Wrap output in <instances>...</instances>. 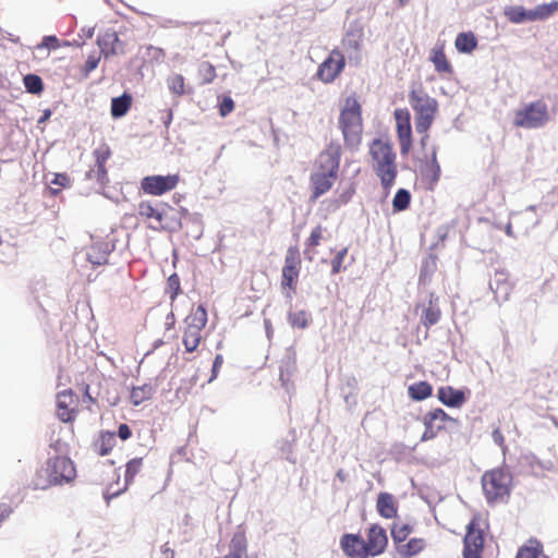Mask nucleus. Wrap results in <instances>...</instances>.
<instances>
[{
  "label": "nucleus",
  "mask_w": 558,
  "mask_h": 558,
  "mask_svg": "<svg viewBox=\"0 0 558 558\" xmlns=\"http://www.w3.org/2000/svg\"><path fill=\"white\" fill-rule=\"evenodd\" d=\"M76 470L66 457H53L47 460L33 481L35 489H47L52 485L68 484L74 480Z\"/></svg>",
  "instance_id": "obj_1"
},
{
  "label": "nucleus",
  "mask_w": 558,
  "mask_h": 558,
  "mask_svg": "<svg viewBox=\"0 0 558 558\" xmlns=\"http://www.w3.org/2000/svg\"><path fill=\"white\" fill-rule=\"evenodd\" d=\"M409 102L415 113V129L426 133L434 122L438 102L430 97L421 85L413 86L409 94Z\"/></svg>",
  "instance_id": "obj_2"
},
{
  "label": "nucleus",
  "mask_w": 558,
  "mask_h": 558,
  "mask_svg": "<svg viewBox=\"0 0 558 558\" xmlns=\"http://www.w3.org/2000/svg\"><path fill=\"white\" fill-rule=\"evenodd\" d=\"M339 126L342 131L345 145L349 148H356L361 142L362 118L361 106L353 97H348L345 106L340 113Z\"/></svg>",
  "instance_id": "obj_3"
},
{
  "label": "nucleus",
  "mask_w": 558,
  "mask_h": 558,
  "mask_svg": "<svg viewBox=\"0 0 558 558\" xmlns=\"http://www.w3.org/2000/svg\"><path fill=\"white\" fill-rule=\"evenodd\" d=\"M549 121V111L543 100L524 104L513 112V125L526 130L544 128Z\"/></svg>",
  "instance_id": "obj_4"
},
{
  "label": "nucleus",
  "mask_w": 558,
  "mask_h": 558,
  "mask_svg": "<svg viewBox=\"0 0 558 558\" xmlns=\"http://www.w3.org/2000/svg\"><path fill=\"white\" fill-rule=\"evenodd\" d=\"M511 474L504 469L485 472L482 486L488 502L501 501L510 494Z\"/></svg>",
  "instance_id": "obj_5"
},
{
  "label": "nucleus",
  "mask_w": 558,
  "mask_h": 558,
  "mask_svg": "<svg viewBox=\"0 0 558 558\" xmlns=\"http://www.w3.org/2000/svg\"><path fill=\"white\" fill-rule=\"evenodd\" d=\"M185 331L183 336V344L187 352H193L197 349L201 341V331L207 323V312L203 305H198L185 318Z\"/></svg>",
  "instance_id": "obj_6"
},
{
  "label": "nucleus",
  "mask_w": 558,
  "mask_h": 558,
  "mask_svg": "<svg viewBox=\"0 0 558 558\" xmlns=\"http://www.w3.org/2000/svg\"><path fill=\"white\" fill-rule=\"evenodd\" d=\"M340 159L341 146L330 143L317 157L313 170L338 177Z\"/></svg>",
  "instance_id": "obj_7"
},
{
  "label": "nucleus",
  "mask_w": 558,
  "mask_h": 558,
  "mask_svg": "<svg viewBox=\"0 0 558 558\" xmlns=\"http://www.w3.org/2000/svg\"><path fill=\"white\" fill-rule=\"evenodd\" d=\"M179 183L177 174L148 175L142 179L141 189L149 195L159 196L175 189Z\"/></svg>",
  "instance_id": "obj_8"
},
{
  "label": "nucleus",
  "mask_w": 558,
  "mask_h": 558,
  "mask_svg": "<svg viewBox=\"0 0 558 558\" xmlns=\"http://www.w3.org/2000/svg\"><path fill=\"white\" fill-rule=\"evenodd\" d=\"M345 59L342 52L333 49L329 57L319 65L317 76L325 83L332 82L342 71Z\"/></svg>",
  "instance_id": "obj_9"
},
{
  "label": "nucleus",
  "mask_w": 558,
  "mask_h": 558,
  "mask_svg": "<svg viewBox=\"0 0 558 558\" xmlns=\"http://www.w3.org/2000/svg\"><path fill=\"white\" fill-rule=\"evenodd\" d=\"M446 421H452V418L444 410L436 409L428 412L424 416L425 430L422 440L426 441L435 438L437 433L445 427Z\"/></svg>",
  "instance_id": "obj_10"
},
{
  "label": "nucleus",
  "mask_w": 558,
  "mask_h": 558,
  "mask_svg": "<svg viewBox=\"0 0 558 558\" xmlns=\"http://www.w3.org/2000/svg\"><path fill=\"white\" fill-rule=\"evenodd\" d=\"M97 46L100 49V54L109 58L117 53H124V44L119 39L118 34L109 28L100 33L97 37Z\"/></svg>",
  "instance_id": "obj_11"
},
{
  "label": "nucleus",
  "mask_w": 558,
  "mask_h": 558,
  "mask_svg": "<svg viewBox=\"0 0 558 558\" xmlns=\"http://www.w3.org/2000/svg\"><path fill=\"white\" fill-rule=\"evenodd\" d=\"M110 155L109 147L105 145L94 150L95 166L86 173L89 180H96L100 185H105L108 182L105 165Z\"/></svg>",
  "instance_id": "obj_12"
},
{
  "label": "nucleus",
  "mask_w": 558,
  "mask_h": 558,
  "mask_svg": "<svg viewBox=\"0 0 558 558\" xmlns=\"http://www.w3.org/2000/svg\"><path fill=\"white\" fill-rule=\"evenodd\" d=\"M398 136L400 140V149L402 154H407L411 147V123L410 113L407 109H397L395 111Z\"/></svg>",
  "instance_id": "obj_13"
},
{
  "label": "nucleus",
  "mask_w": 558,
  "mask_h": 558,
  "mask_svg": "<svg viewBox=\"0 0 558 558\" xmlns=\"http://www.w3.org/2000/svg\"><path fill=\"white\" fill-rule=\"evenodd\" d=\"M340 545L344 554L351 558H366L371 556L364 539L359 535L344 534L341 537Z\"/></svg>",
  "instance_id": "obj_14"
},
{
  "label": "nucleus",
  "mask_w": 558,
  "mask_h": 558,
  "mask_svg": "<svg viewBox=\"0 0 558 558\" xmlns=\"http://www.w3.org/2000/svg\"><path fill=\"white\" fill-rule=\"evenodd\" d=\"M388 543L387 534L385 529L379 525H372L368 535L367 542H365L366 548L371 556H377L381 554Z\"/></svg>",
  "instance_id": "obj_15"
},
{
  "label": "nucleus",
  "mask_w": 558,
  "mask_h": 558,
  "mask_svg": "<svg viewBox=\"0 0 558 558\" xmlns=\"http://www.w3.org/2000/svg\"><path fill=\"white\" fill-rule=\"evenodd\" d=\"M338 177L313 170L311 174L312 199L315 201L326 194L335 184Z\"/></svg>",
  "instance_id": "obj_16"
},
{
  "label": "nucleus",
  "mask_w": 558,
  "mask_h": 558,
  "mask_svg": "<svg viewBox=\"0 0 558 558\" xmlns=\"http://www.w3.org/2000/svg\"><path fill=\"white\" fill-rule=\"evenodd\" d=\"M369 154L373 159V166L389 163L396 161V154L392 151L389 144L374 140L369 147Z\"/></svg>",
  "instance_id": "obj_17"
},
{
  "label": "nucleus",
  "mask_w": 558,
  "mask_h": 558,
  "mask_svg": "<svg viewBox=\"0 0 558 558\" xmlns=\"http://www.w3.org/2000/svg\"><path fill=\"white\" fill-rule=\"evenodd\" d=\"M438 399L447 407L458 408L465 401L462 390L454 389L450 386L440 387L437 391Z\"/></svg>",
  "instance_id": "obj_18"
},
{
  "label": "nucleus",
  "mask_w": 558,
  "mask_h": 558,
  "mask_svg": "<svg viewBox=\"0 0 558 558\" xmlns=\"http://www.w3.org/2000/svg\"><path fill=\"white\" fill-rule=\"evenodd\" d=\"M247 541L243 531H236L229 545V554L222 558H247Z\"/></svg>",
  "instance_id": "obj_19"
},
{
  "label": "nucleus",
  "mask_w": 558,
  "mask_h": 558,
  "mask_svg": "<svg viewBox=\"0 0 558 558\" xmlns=\"http://www.w3.org/2000/svg\"><path fill=\"white\" fill-rule=\"evenodd\" d=\"M375 173L380 179L381 185L389 190L393 184L397 177L396 161L373 166Z\"/></svg>",
  "instance_id": "obj_20"
},
{
  "label": "nucleus",
  "mask_w": 558,
  "mask_h": 558,
  "mask_svg": "<svg viewBox=\"0 0 558 558\" xmlns=\"http://www.w3.org/2000/svg\"><path fill=\"white\" fill-rule=\"evenodd\" d=\"M436 301L437 300H434L433 295H430L428 304L422 305L421 323L426 328L437 324L440 319L441 313Z\"/></svg>",
  "instance_id": "obj_21"
},
{
  "label": "nucleus",
  "mask_w": 558,
  "mask_h": 558,
  "mask_svg": "<svg viewBox=\"0 0 558 558\" xmlns=\"http://www.w3.org/2000/svg\"><path fill=\"white\" fill-rule=\"evenodd\" d=\"M436 154V147H433L430 160L426 161L421 168L422 177L427 180L430 185L436 184L440 177V166L437 161Z\"/></svg>",
  "instance_id": "obj_22"
},
{
  "label": "nucleus",
  "mask_w": 558,
  "mask_h": 558,
  "mask_svg": "<svg viewBox=\"0 0 558 558\" xmlns=\"http://www.w3.org/2000/svg\"><path fill=\"white\" fill-rule=\"evenodd\" d=\"M376 508L378 513L386 519H391L397 514L395 498L389 493L378 495Z\"/></svg>",
  "instance_id": "obj_23"
},
{
  "label": "nucleus",
  "mask_w": 558,
  "mask_h": 558,
  "mask_svg": "<svg viewBox=\"0 0 558 558\" xmlns=\"http://www.w3.org/2000/svg\"><path fill=\"white\" fill-rule=\"evenodd\" d=\"M109 254H110V248H109L108 243H98V244L92 245L86 252L87 259L93 265H98V266L107 263Z\"/></svg>",
  "instance_id": "obj_24"
},
{
  "label": "nucleus",
  "mask_w": 558,
  "mask_h": 558,
  "mask_svg": "<svg viewBox=\"0 0 558 558\" xmlns=\"http://www.w3.org/2000/svg\"><path fill=\"white\" fill-rule=\"evenodd\" d=\"M544 555L542 543L536 538H530L518 549L515 558H542Z\"/></svg>",
  "instance_id": "obj_25"
},
{
  "label": "nucleus",
  "mask_w": 558,
  "mask_h": 558,
  "mask_svg": "<svg viewBox=\"0 0 558 558\" xmlns=\"http://www.w3.org/2000/svg\"><path fill=\"white\" fill-rule=\"evenodd\" d=\"M558 11V2L553 1L549 3L538 4L530 9L531 22L545 21Z\"/></svg>",
  "instance_id": "obj_26"
},
{
  "label": "nucleus",
  "mask_w": 558,
  "mask_h": 558,
  "mask_svg": "<svg viewBox=\"0 0 558 558\" xmlns=\"http://www.w3.org/2000/svg\"><path fill=\"white\" fill-rule=\"evenodd\" d=\"M504 13L514 24L531 22L530 10L524 9L522 5L507 7Z\"/></svg>",
  "instance_id": "obj_27"
},
{
  "label": "nucleus",
  "mask_w": 558,
  "mask_h": 558,
  "mask_svg": "<svg viewBox=\"0 0 558 558\" xmlns=\"http://www.w3.org/2000/svg\"><path fill=\"white\" fill-rule=\"evenodd\" d=\"M138 214L147 219H154L157 225L150 228L157 230L161 226L163 214L158 208L154 207L149 202H142L138 205Z\"/></svg>",
  "instance_id": "obj_28"
},
{
  "label": "nucleus",
  "mask_w": 558,
  "mask_h": 558,
  "mask_svg": "<svg viewBox=\"0 0 558 558\" xmlns=\"http://www.w3.org/2000/svg\"><path fill=\"white\" fill-rule=\"evenodd\" d=\"M132 98L128 94L112 98L111 114L113 118H121L126 114L131 107Z\"/></svg>",
  "instance_id": "obj_29"
},
{
  "label": "nucleus",
  "mask_w": 558,
  "mask_h": 558,
  "mask_svg": "<svg viewBox=\"0 0 558 558\" xmlns=\"http://www.w3.org/2000/svg\"><path fill=\"white\" fill-rule=\"evenodd\" d=\"M141 468H142V459L141 458H135V459L130 460L128 462L126 469H125V475H124L125 486H124V488L122 490L111 494L107 498L110 499V498L117 497L122 492H124L126 489V486L134 480L135 475L140 472Z\"/></svg>",
  "instance_id": "obj_30"
},
{
  "label": "nucleus",
  "mask_w": 558,
  "mask_h": 558,
  "mask_svg": "<svg viewBox=\"0 0 558 558\" xmlns=\"http://www.w3.org/2000/svg\"><path fill=\"white\" fill-rule=\"evenodd\" d=\"M454 45L458 51L470 53L476 48L477 40L472 33H461L457 36Z\"/></svg>",
  "instance_id": "obj_31"
},
{
  "label": "nucleus",
  "mask_w": 558,
  "mask_h": 558,
  "mask_svg": "<svg viewBox=\"0 0 558 558\" xmlns=\"http://www.w3.org/2000/svg\"><path fill=\"white\" fill-rule=\"evenodd\" d=\"M117 441L116 433L102 432L96 442L97 451L100 456H107L114 447Z\"/></svg>",
  "instance_id": "obj_32"
},
{
  "label": "nucleus",
  "mask_w": 558,
  "mask_h": 558,
  "mask_svg": "<svg viewBox=\"0 0 558 558\" xmlns=\"http://www.w3.org/2000/svg\"><path fill=\"white\" fill-rule=\"evenodd\" d=\"M484 539L480 531H475L469 526V531L464 537V549L482 551Z\"/></svg>",
  "instance_id": "obj_33"
},
{
  "label": "nucleus",
  "mask_w": 558,
  "mask_h": 558,
  "mask_svg": "<svg viewBox=\"0 0 558 558\" xmlns=\"http://www.w3.org/2000/svg\"><path fill=\"white\" fill-rule=\"evenodd\" d=\"M151 385L145 384L143 386L134 387L131 391V401L134 405H140L145 400H148L154 395Z\"/></svg>",
  "instance_id": "obj_34"
},
{
  "label": "nucleus",
  "mask_w": 558,
  "mask_h": 558,
  "mask_svg": "<svg viewBox=\"0 0 558 558\" xmlns=\"http://www.w3.org/2000/svg\"><path fill=\"white\" fill-rule=\"evenodd\" d=\"M432 395V386L426 381H418L409 387V396L413 400H424Z\"/></svg>",
  "instance_id": "obj_35"
},
{
  "label": "nucleus",
  "mask_w": 558,
  "mask_h": 558,
  "mask_svg": "<svg viewBox=\"0 0 558 558\" xmlns=\"http://www.w3.org/2000/svg\"><path fill=\"white\" fill-rule=\"evenodd\" d=\"M72 400V396L70 392L63 391L58 395L57 405H58V416L62 422L71 421V414L68 409V401Z\"/></svg>",
  "instance_id": "obj_36"
},
{
  "label": "nucleus",
  "mask_w": 558,
  "mask_h": 558,
  "mask_svg": "<svg viewBox=\"0 0 558 558\" xmlns=\"http://www.w3.org/2000/svg\"><path fill=\"white\" fill-rule=\"evenodd\" d=\"M411 202V194L405 189H400L397 191L393 199L392 207L395 211H402L407 209Z\"/></svg>",
  "instance_id": "obj_37"
},
{
  "label": "nucleus",
  "mask_w": 558,
  "mask_h": 558,
  "mask_svg": "<svg viewBox=\"0 0 558 558\" xmlns=\"http://www.w3.org/2000/svg\"><path fill=\"white\" fill-rule=\"evenodd\" d=\"M24 86L31 94H39L44 88L43 80L36 74H27L24 77Z\"/></svg>",
  "instance_id": "obj_38"
},
{
  "label": "nucleus",
  "mask_w": 558,
  "mask_h": 558,
  "mask_svg": "<svg viewBox=\"0 0 558 558\" xmlns=\"http://www.w3.org/2000/svg\"><path fill=\"white\" fill-rule=\"evenodd\" d=\"M288 320L292 327L306 328L310 320V314L305 311L289 313Z\"/></svg>",
  "instance_id": "obj_39"
},
{
  "label": "nucleus",
  "mask_w": 558,
  "mask_h": 558,
  "mask_svg": "<svg viewBox=\"0 0 558 558\" xmlns=\"http://www.w3.org/2000/svg\"><path fill=\"white\" fill-rule=\"evenodd\" d=\"M168 87L174 95L181 96L184 94V78L181 74L171 75L168 81Z\"/></svg>",
  "instance_id": "obj_40"
},
{
  "label": "nucleus",
  "mask_w": 558,
  "mask_h": 558,
  "mask_svg": "<svg viewBox=\"0 0 558 558\" xmlns=\"http://www.w3.org/2000/svg\"><path fill=\"white\" fill-rule=\"evenodd\" d=\"M432 61L435 65V69L438 72H449L450 71V64L448 63L446 56L441 50L434 51Z\"/></svg>",
  "instance_id": "obj_41"
},
{
  "label": "nucleus",
  "mask_w": 558,
  "mask_h": 558,
  "mask_svg": "<svg viewBox=\"0 0 558 558\" xmlns=\"http://www.w3.org/2000/svg\"><path fill=\"white\" fill-rule=\"evenodd\" d=\"M300 257L296 247H290L286 254L283 268L299 269Z\"/></svg>",
  "instance_id": "obj_42"
},
{
  "label": "nucleus",
  "mask_w": 558,
  "mask_h": 558,
  "mask_svg": "<svg viewBox=\"0 0 558 558\" xmlns=\"http://www.w3.org/2000/svg\"><path fill=\"white\" fill-rule=\"evenodd\" d=\"M403 547V554L414 556L424 548V542L421 538H411Z\"/></svg>",
  "instance_id": "obj_43"
},
{
  "label": "nucleus",
  "mask_w": 558,
  "mask_h": 558,
  "mask_svg": "<svg viewBox=\"0 0 558 558\" xmlns=\"http://www.w3.org/2000/svg\"><path fill=\"white\" fill-rule=\"evenodd\" d=\"M361 35L357 33H347L342 40V45L345 49L357 51L360 48Z\"/></svg>",
  "instance_id": "obj_44"
},
{
  "label": "nucleus",
  "mask_w": 558,
  "mask_h": 558,
  "mask_svg": "<svg viewBox=\"0 0 558 558\" xmlns=\"http://www.w3.org/2000/svg\"><path fill=\"white\" fill-rule=\"evenodd\" d=\"M298 276L299 269L282 268V286L293 289Z\"/></svg>",
  "instance_id": "obj_45"
},
{
  "label": "nucleus",
  "mask_w": 558,
  "mask_h": 558,
  "mask_svg": "<svg viewBox=\"0 0 558 558\" xmlns=\"http://www.w3.org/2000/svg\"><path fill=\"white\" fill-rule=\"evenodd\" d=\"M60 46H61V44H60L59 39L53 35H49V36H45L43 38L41 43L36 46V49L37 50H44V49L56 50Z\"/></svg>",
  "instance_id": "obj_46"
},
{
  "label": "nucleus",
  "mask_w": 558,
  "mask_h": 558,
  "mask_svg": "<svg viewBox=\"0 0 558 558\" xmlns=\"http://www.w3.org/2000/svg\"><path fill=\"white\" fill-rule=\"evenodd\" d=\"M410 533V527L407 524L393 525L391 536L396 543L403 542Z\"/></svg>",
  "instance_id": "obj_47"
},
{
  "label": "nucleus",
  "mask_w": 558,
  "mask_h": 558,
  "mask_svg": "<svg viewBox=\"0 0 558 558\" xmlns=\"http://www.w3.org/2000/svg\"><path fill=\"white\" fill-rule=\"evenodd\" d=\"M199 72L202 73L203 81L205 83H210L216 76L215 68L206 62L201 64Z\"/></svg>",
  "instance_id": "obj_48"
},
{
  "label": "nucleus",
  "mask_w": 558,
  "mask_h": 558,
  "mask_svg": "<svg viewBox=\"0 0 558 558\" xmlns=\"http://www.w3.org/2000/svg\"><path fill=\"white\" fill-rule=\"evenodd\" d=\"M168 289L171 292V300H173L180 292V279L177 274L171 275L168 278Z\"/></svg>",
  "instance_id": "obj_49"
},
{
  "label": "nucleus",
  "mask_w": 558,
  "mask_h": 558,
  "mask_svg": "<svg viewBox=\"0 0 558 558\" xmlns=\"http://www.w3.org/2000/svg\"><path fill=\"white\" fill-rule=\"evenodd\" d=\"M347 253H348L347 248H342L341 251H339L337 253V255L335 256V258L331 262V266H332L331 271H332V274L340 272L341 267H342V263H343V259H344Z\"/></svg>",
  "instance_id": "obj_50"
},
{
  "label": "nucleus",
  "mask_w": 558,
  "mask_h": 558,
  "mask_svg": "<svg viewBox=\"0 0 558 558\" xmlns=\"http://www.w3.org/2000/svg\"><path fill=\"white\" fill-rule=\"evenodd\" d=\"M323 236V229L320 226L314 228L311 232V235L307 240V246H317Z\"/></svg>",
  "instance_id": "obj_51"
},
{
  "label": "nucleus",
  "mask_w": 558,
  "mask_h": 558,
  "mask_svg": "<svg viewBox=\"0 0 558 558\" xmlns=\"http://www.w3.org/2000/svg\"><path fill=\"white\" fill-rule=\"evenodd\" d=\"M234 108V102L231 97H223L219 106V111L222 117L228 116Z\"/></svg>",
  "instance_id": "obj_52"
},
{
  "label": "nucleus",
  "mask_w": 558,
  "mask_h": 558,
  "mask_svg": "<svg viewBox=\"0 0 558 558\" xmlns=\"http://www.w3.org/2000/svg\"><path fill=\"white\" fill-rule=\"evenodd\" d=\"M99 61H100V56L97 57V56L90 54L87 58L85 65H84L85 76H87L92 71H94L98 66Z\"/></svg>",
  "instance_id": "obj_53"
},
{
  "label": "nucleus",
  "mask_w": 558,
  "mask_h": 558,
  "mask_svg": "<svg viewBox=\"0 0 558 558\" xmlns=\"http://www.w3.org/2000/svg\"><path fill=\"white\" fill-rule=\"evenodd\" d=\"M222 363H223L222 355L221 354H217L215 360H214L213 369H211V376H210L208 383H211L217 377L218 372H219Z\"/></svg>",
  "instance_id": "obj_54"
},
{
  "label": "nucleus",
  "mask_w": 558,
  "mask_h": 558,
  "mask_svg": "<svg viewBox=\"0 0 558 558\" xmlns=\"http://www.w3.org/2000/svg\"><path fill=\"white\" fill-rule=\"evenodd\" d=\"M132 435L131 428L126 424H120L118 428V436L122 440H128Z\"/></svg>",
  "instance_id": "obj_55"
},
{
  "label": "nucleus",
  "mask_w": 558,
  "mask_h": 558,
  "mask_svg": "<svg viewBox=\"0 0 558 558\" xmlns=\"http://www.w3.org/2000/svg\"><path fill=\"white\" fill-rule=\"evenodd\" d=\"M353 193H354V189H353V187H350V189H348V190L343 191V192L339 195V197H338V202H339L340 204H347V203L351 199V197H352Z\"/></svg>",
  "instance_id": "obj_56"
},
{
  "label": "nucleus",
  "mask_w": 558,
  "mask_h": 558,
  "mask_svg": "<svg viewBox=\"0 0 558 558\" xmlns=\"http://www.w3.org/2000/svg\"><path fill=\"white\" fill-rule=\"evenodd\" d=\"M279 449L286 456V459H290L289 453L291 452V442L289 440L278 441Z\"/></svg>",
  "instance_id": "obj_57"
},
{
  "label": "nucleus",
  "mask_w": 558,
  "mask_h": 558,
  "mask_svg": "<svg viewBox=\"0 0 558 558\" xmlns=\"http://www.w3.org/2000/svg\"><path fill=\"white\" fill-rule=\"evenodd\" d=\"M52 184H57L60 186H66L69 184V178L65 174H54L53 180L51 181Z\"/></svg>",
  "instance_id": "obj_58"
},
{
  "label": "nucleus",
  "mask_w": 558,
  "mask_h": 558,
  "mask_svg": "<svg viewBox=\"0 0 558 558\" xmlns=\"http://www.w3.org/2000/svg\"><path fill=\"white\" fill-rule=\"evenodd\" d=\"M492 437L495 444H497L500 447L504 446L505 438L499 428L493 430Z\"/></svg>",
  "instance_id": "obj_59"
},
{
  "label": "nucleus",
  "mask_w": 558,
  "mask_h": 558,
  "mask_svg": "<svg viewBox=\"0 0 558 558\" xmlns=\"http://www.w3.org/2000/svg\"><path fill=\"white\" fill-rule=\"evenodd\" d=\"M12 509L9 505H0V519L1 521L10 515Z\"/></svg>",
  "instance_id": "obj_60"
},
{
  "label": "nucleus",
  "mask_w": 558,
  "mask_h": 558,
  "mask_svg": "<svg viewBox=\"0 0 558 558\" xmlns=\"http://www.w3.org/2000/svg\"><path fill=\"white\" fill-rule=\"evenodd\" d=\"M481 553L478 550L463 549V558H481Z\"/></svg>",
  "instance_id": "obj_61"
},
{
  "label": "nucleus",
  "mask_w": 558,
  "mask_h": 558,
  "mask_svg": "<svg viewBox=\"0 0 558 558\" xmlns=\"http://www.w3.org/2000/svg\"><path fill=\"white\" fill-rule=\"evenodd\" d=\"M162 554H163L165 558H174L173 550L170 549L169 547H167L166 545L162 546Z\"/></svg>",
  "instance_id": "obj_62"
},
{
  "label": "nucleus",
  "mask_w": 558,
  "mask_h": 558,
  "mask_svg": "<svg viewBox=\"0 0 558 558\" xmlns=\"http://www.w3.org/2000/svg\"><path fill=\"white\" fill-rule=\"evenodd\" d=\"M82 34H84L87 38H92L94 36L95 28L94 27H84L82 28Z\"/></svg>",
  "instance_id": "obj_63"
},
{
  "label": "nucleus",
  "mask_w": 558,
  "mask_h": 558,
  "mask_svg": "<svg viewBox=\"0 0 558 558\" xmlns=\"http://www.w3.org/2000/svg\"><path fill=\"white\" fill-rule=\"evenodd\" d=\"M505 232L508 236H511L513 238L514 234H513V230H512V226L510 222L507 223V226L505 227Z\"/></svg>",
  "instance_id": "obj_64"
}]
</instances>
